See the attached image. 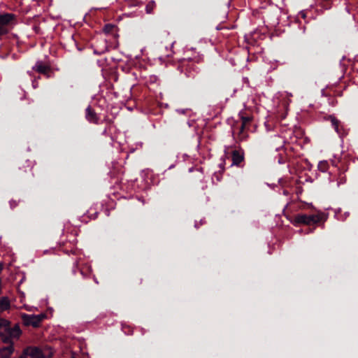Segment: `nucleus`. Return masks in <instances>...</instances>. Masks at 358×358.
Here are the masks:
<instances>
[{"instance_id":"obj_2","label":"nucleus","mask_w":358,"mask_h":358,"mask_svg":"<svg viewBox=\"0 0 358 358\" xmlns=\"http://www.w3.org/2000/svg\"><path fill=\"white\" fill-rule=\"evenodd\" d=\"M52 355V351L50 348L29 347L24 350L22 358H50Z\"/></svg>"},{"instance_id":"obj_3","label":"nucleus","mask_w":358,"mask_h":358,"mask_svg":"<svg viewBox=\"0 0 358 358\" xmlns=\"http://www.w3.org/2000/svg\"><path fill=\"white\" fill-rule=\"evenodd\" d=\"M15 15L10 13L0 15V36L8 32V27L13 24Z\"/></svg>"},{"instance_id":"obj_8","label":"nucleus","mask_w":358,"mask_h":358,"mask_svg":"<svg viewBox=\"0 0 358 358\" xmlns=\"http://www.w3.org/2000/svg\"><path fill=\"white\" fill-rule=\"evenodd\" d=\"M14 348L12 345L0 348V356L1 358H8L13 354Z\"/></svg>"},{"instance_id":"obj_5","label":"nucleus","mask_w":358,"mask_h":358,"mask_svg":"<svg viewBox=\"0 0 358 358\" xmlns=\"http://www.w3.org/2000/svg\"><path fill=\"white\" fill-rule=\"evenodd\" d=\"M322 220V215H307L305 214H301L297 215L296 220L298 222L303 223L305 224H311L319 222Z\"/></svg>"},{"instance_id":"obj_4","label":"nucleus","mask_w":358,"mask_h":358,"mask_svg":"<svg viewBox=\"0 0 358 358\" xmlns=\"http://www.w3.org/2000/svg\"><path fill=\"white\" fill-rule=\"evenodd\" d=\"M44 314L39 315H28L22 314V318L26 325H31L33 327H38L41 322L45 318Z\"/></svg>"},{"instance_id":"obj_7","label":"nucleus","mask_w":358,"mask_h":358,"mask_svg":"<svg viewBox=\"0 0 358 358\" xmlns=\"http://www.w3.org/2000/svg\"><path fill=\"white\" fill-rule=\"evenodd\" d=\"M33 69L38 73L45 74L50 71V67L41 61H38Z\"/></svg>"},{"instance_id":"obj_6","label":"nucleus","mask_w":358,"mask_h":358,"mask_svg":"<svg viewBox=\"0 0 358 358\" xmlns=\"http://www.w3.org/2000/svg\"><path fill=\"white\" fill-rule=\"evenodd\" d=\"M244 159V154L240 150L232 152V165H238Z\"/></svg>"},{"instance_id":"obj_1","label":"nucleus","mask_w":358,"mask_h":358,"mask_svg":"<svg viewBox=\"0 0 358 358\" xmlns=\"http://www.w3.org/2000/svg\"><path fill=\"white\" fill-rule=\"evenodd\" d=\"M20 335L21 330L18 326L10 328L8 320L0 319V336L4 342H8L9 338H17Z\"/></svg>"},{"instance_id":"obj_9","label":"nucleus","mask_w":358,"mask_h":358,"mask_svg":"<svg viewBox=\"0 0 358 358\" xmlns=\"http://www.w3.org/2000/svg\"><path fill=\"white\" fill-rule=\"evenodd\" d=\"M86 118L91 122H96L98 120L96 113L90 106L86 109Z\"/></svg>"},{"instance_id":"obj_12","label":"nucleus","mask_w":358,"mask_h":358,"mask_svg":"<svg viewBox=\"0 0 358 358\" xmlns=\"http://www.w3.org/2000/svg\"><path fill=\"white\" fill-rule=\"evenodd\" d=\"M147 13H150V10L148 9V6H146Z\"/></svg>"},{"instance_id":"obj_11","label":"nucleus","mask_w":358,"mask_h":358,"mask_svg":"<svg viewBox=\"0 0 358 358\" xmlns=\"http://www.w3.org/2000/svg\"><path fill=\"white\" fill-rule=\"evenodd\" d=\"M330 119H331V124L334 127V129L336 130V132H338L339 122H338V120L336 119V117H331Z\"/></svg>"},{"instance_id":"obj_14","label":"nucleus","mask_w":358,"mask_h":358,"mask_svg":"<svg viewBox=\"0 0 358 358\" xmlns=\"http://www.w3.org/2000/svg\"><path fill=\"white\" fill-rule=\"evenodd\" d=\"M71 358H75V357H71Z\"/></svg>"},{"instance_id":"obj_13","label":"nucleus","mask_w":358,"mask_h":358,"mask_svg":"<svg viewBox=\"0 0 358 358\" xmlns=\"http://www.w3.org/2000/svg\"><path fill=\"white\" fill-rule=\"evenodd\" d=\"M248 118H245V119H244V121H245H245H248Z\"/></svg>"},{"instance_id":"obj_10","label":"nucleus","mask_w":358,"mask_h":358,"mask_svg":"<svg viewBox=\"0 0 358 358\" xmlns=\"http://www.w3.org/2000/svg\"><path fill=\"white\" fill-rule=\"evenodd\" d=\"M9 308V302L5 299H0V312L3 311Z\"/></svg>"}]
</instances>
